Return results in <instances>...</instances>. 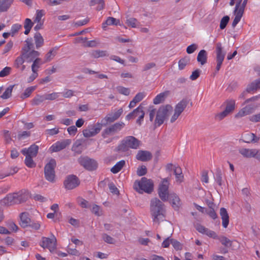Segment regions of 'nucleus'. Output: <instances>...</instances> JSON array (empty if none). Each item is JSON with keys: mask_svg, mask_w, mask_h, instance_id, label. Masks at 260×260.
<instances>
[{"mask_svg": "<svg viewBox=\"0 0 260 260\" xmlns=\"http://www.w3.org/2000/svg\"><path fill=\"white\" fill-rule=\"evenodd\" d=\"M150 212L153 221L159 223L165 218L164 204L157 198L152 199L150 202Z\"/></svg>", "mask_w": 260, "mask_h": 260, "instance_id": "obj_1", "label": "nucleus"}, {"mask_svg": "<svg viewBox=\"0 0 260 260\" xmlns=\"http://www.w3.org/2000/svg\"><path fill=\"white\" fill-rule=\"evenodd\" d=\"M248 0H231L230 5H235L234 10L235 18L232 22L233 27H235L242 17Z\"/></svg>", "mask_w": 260, "mask_h": 260, "instance_id": "obj_2", "label": "nucleus"}, {"mask_svg": "<svg viewBox=\"0 0 260 260\" xmlns=\"http://www.w3.org/2000/svg\"><path fill=\"white\" fill-rule=\"evenodd\" d=\"M154 184L152 180L142 177L139 181H136L134 184L135 189L140 193L144 192L150 193L153 190Z\"/></svg>", "mask_w": 260, "mask_h": 260, "instance_id": "obj_3", "label": "nucleus"}, {"mask_svg": "<svg viewBox=\"0 0 260 260\" xmlns=\"http://www.w3.org/2000/svg\"><path fill=\"white\" fill-rule=\"evenodd\" d=\"M172 110V107L170 105H167L158 109L155 120L156 126H159L164 123L165 118L168 116L170 111Z\"/></svg>", "mask_w": 260, "mask_h": 260, "instance_id": "obj_4", "label": "nucleus"}, {"mask_svg": "<svg viewBox=\"0 0 260 260\" xmlns=\"http://www.w3.org/2000/svg\"><path fill=\"white\" fill-rule=\"evenodd\" d=\"M56 161L54 159H51L44 168L45 177L48 181L53 182L55 181V171Z\"/></svg>", "mask_w": 260, "mask_h": 260, "instance_id": "obj_5", "label": "nucleus"}, {"mask_svg": "<svg viewBox=\"0 0 260 260\" xmlns=\"http://www.w3.org/2000/svg\"><path fill=\"white\" fill-rule=\"evenodd\" d=\"M170 181L169 178H164L159 185L158 193L161 200L166 202L169 199V187Z\"/></svg>", "mask_w": 260, "mask_h": 260, "instance_id": "obj_6", "label": "nucleus"}, {"mask_svg": "<svg viewBox=\"0 0 260 260\" xmlns=\"http://www.w3.org/2000/svg\"><path fill=\"white\" fill-rule=\"evenodd\" d=\"M144 108L143 104H141L136 109L133 110V112L127 115L125 117V119L127 120H129L131 119L138 117V118L137 120V123L139 125H141L143 121V119L145 116Z\"/></svg>", "mask_w": 260, "mask_h": 260, "instance_id": "obj_7", "label": "nucleus"}, {"mask_svg": "<svg viewBox=\"0 0 260 260\" xmlns=\"http://www.w3.org/2000/svg\"><path fill=\"white\" fill-rule=\"evenodd\" d=\"M187 104L188 102L187 100L183 99L175 105L173 114L172 115L170 119V122L171 123L174 122L178 118L181 114L186 108Z\"/></svg>", "mask_w": 260, "mask_h": 260, "instance_id": "obj_8", "label": "nucleus"}, {"mask_svg": "<svg viewBox=\"0 0 260 260\" xmlns=\"http://www.w3.org/2000/svg\"><path fill=\"white\" fill-rule=\"evenodd\" d=\"M40 245L43 248H47L49 251L53 252L56 247V239L54 235L50 238L43 237L40 243Z\"/></svg>", "mask_w": 260, "mask_h": 260, "instance_id": "obj_9", "label": "nucleus"}, {"mask_svg": "<svg viewBox=\"0 0 260 260\" xmlns=\"http://www.w3.org/2000/svg\"><path fill=\"white\" fill-rule=\"evenodd\" d=\"M102 127V123L100 122H97L95 124L89 125L83 131V135L85 138L93 137L100 133Z\"/></svg>", "mask_w": 260, "mask_h": 260, "instance_id": "obj_10", "label": "nucleus"}, {"mask_svg": "<svg viewBox=\"0 0 260 260\" xmlns=\"http://www.w3.org/2000/svg\"><path fill=\"white\" fill-rule=\"evenodd\" d=\"M141 144L140 141L133 136H127L122 141L121 146L124 148L138 149Z\"/></svg>", "mask_w": 260, "mask_h": 260, "instance_id": "obj_11", "label": "nucleus"}, {"mask_svg": "<svg viewBox=\"0 0 260 260\" xmlns=\"http://www.w3.org/2000/svg\"><path fill=\"white\" fill-rule=\"evenodd\" d=\"M225 53L222 51L221 43L218 42L216 45V72H218L221 68L225 57Z\"/></svg>", "mask_w": 260, "mask_h": 260, "instance_id": "obj_12", "label": "nucleus"}, {"mask_svg": "<svg viewBox=\"0 0 260 260\" xmlns=\"http://www.w3.org/2000/svg\"><path fill=\"white\" fill-rule=\"evenodd\" d=\"M125 126V124L122 122H116L106 128L102 133V137L106 138L108 136L115 134L122 129Z\"/></svg>", "mask_w": 260, "mask_h": 260, "instance_id": "obj_13", "label": "nucleus"}, {"mask_svg": "<svg viewBox=\"0 0 260 260\" xmlns=\"http://www.w3.org/2000/svg\"><path fill=\"white\" fill-rule=\"evenodd\" d=\"M78 162L86 169L90 171L94 170L97 168L96 162L86 157H80L78 159Z\"/></svg>", "mask_w": 260, "mask_h": 260, "instance_id": "obj_14", "label": "nucleus"}, {"mask_svg": "<svg viewBox=\"0 0 260 260\" xmlns=\"http://www.w3.org/2000/svg\"><path fill=\"white\" fill-rule=\"evenodd\" d=\"M80 184V181L75 175H69L64 181V185L68 189H72Z\"/></svg>", "mask_w": 260, "mask_h": 260, "instance_id": "obj_15", "label": "nucleus"}, {"mask_svg": "<svg viewBox=\"0 0 260 260\" xmlns=\"http://www.w3.org/2000/svg\"><path fill=\"white\" fill-rule=\"evenodd\" d=\"M71 143V141L69 139L64 140L62 141H57L53 144L50 147V151L51 152L59 151L64 149L67 146Z\"/></svg>", "mask_w": 260, "mask_h": 260, "instance_id": "obj_16", "label": "nucleus"}, {"mask_svg": "<svg viewBox=\"0 0 260 260\" xmlns=\"http://www.w3.org/2000/svg\"><path fill=\"white\" fill-rule=\"evenodd\" d=\"M196 229L200 233L207 235L210 238L217 239L218 237L216 233L213 231H211L203 225L198 224L196 225Z\"/></svg>", "mask_w": 260, "mask_h": 260, "instance_id": "obj_17", "label": "nucleus"}, {"mask_svg": "<svg viewBox=\"0 0 260 260\" xmlns=\"http://www.w3.org/2000/svg\"><path fill=\"white\" fill-rule=\"evenodd\" d=\"M256 107L257 106L247 105L239 110L235 117L239 118L249 115L254 111Z\"/></svg>", "mask_w": 260, "mask_h": 260, "instance_id": "obj_18", "label": "nucleus"}, {"mask_svg": "<svg viewBox=\"0 0 260 260\" xmlns=\"http://www.w3.org/2000/svg\"><path fill=\"white\" fill-rule=\"evenodd\" d=\"M169 201L172 207L176 210H179L181 203L179 196L175 193L169 195Z\"/></svg>", "mask_w": 260, "mask_h": 260, "instance_id": "obj_19", "label": "nucleus"}, {"mask_svg": "<svg viewBox=\"0 0 260 260\" xmlns=\"http://www.w3.org/2000/svg\"><path fill=\"white\" fill-rule=\"evenodd\" d=\"M39 150L38 146L33 144L28 148H24L21 151V153L24 155L36 157Z\"/></svg>", "mask_w": 260, "mask_h": 260, "instance_id": "obj_20", "label": "nucleus"}, {"mask_svg": "<svg viewBox=\"0 0 260 260\" xmlns=\"http://www.w3.org/2000/svg\"><path fill=\"white\" fill-rule=\"evenodd\" d=\"M122 112L123 109L120 108L114 113L108 114L105 117L104 120L106 121L107 123L113 122L120 116Z\"/></svg>", "mask_w": 260, "mask_h": 260, "instance_id": "obj_21", "label": "nucleus"}, {"mask_svg": "<svg viewBox=\"0 0 260 260\" xmlns=\"http://www.w3.org/2000/svg\"><path fill=\"white\" fill-rule=\"evenodd\" d=\"M136 158L137 159L142 161H146L150 160L152 158L151 153L145 150H140L138 152Z\"/></svg>", "mask_w": 260, "mask_h": 260, "instance_id": "obj_22", "label": "nucleus"}, {"mask_svg": "<svg viewBox=\"0 0 260 260\" xmlns=\"http://www.w3.org/2000/svg\"><path fill=\"white\" fill-rule=\"evenodd\" d=\"M15 193H10L4 198L1 201L2 204L6 206H11L17 204Z\"/></svg>", "mask_w": 260, "mask_h": 260, "instance_id": "obj_23", "label": "nucleus"}, {"mask_svg": "<svg viewBox=\"0 0 260 260\" xmlns=\"http://www.w3.org/2000/svg\"><path fill=\"white\" fill-rule=\"evenodd\" d=\"M220 215L222 219V225L223 227L226 228L229 223V216L226 210L224 208H220Z\"/></svg>", "mask_w": 260, "mask_h": 260, "instance_id": "obj_24", "label": "nucleus"}, {"mask_svg": "<svg viewBox=\"0 0 260 260\" xmlns=\"http://www.w3.org/2000/svg\"><path fill=\"white\" fill-rule=\"evenodd\" d=\"M256 149H249L242 148L239 149V153L244 157L251 158L255 156Z\"/></svg>", "mask_w": 260, "mask_h": 260, "instance_id": "obj_25", "label": "nucleus"}, {"mask_svg": "<svg viewBox=\"0 0 260 260\" xmlns=\"http://www.w3.org/2000/svg\"><path fill=\"white\" fill-rule=\"evenodd\" d=\"M146 96V94L144 92L138 93L134 98L132 101L129 103L128 107L132 108L136 106V104L141 101Z\"/></svg>", "mask_w": 260, "mask_h": 260, "instance_id": "obj_26", "label": "nucleus"}, {"mask_svg": "<svg viewBox=\"0 0 260 260\" xmlns=\"http://www.w3.org/2000/svg\"><path fill=\"white\" fill-rule=\"evenodd\" d=\"M169 94L170 91L168 90L159 93L154 98L153 101V104L157 105L162 103Z\"/></svg>", "mask_w": 260, "mask_h": 260, "instance_id": "obj_27", "label": "nucleus"}, {"mask_svg": "<svg viewBox=\"0 0 260 260\" xmlns=\"http://www.w3.org/2000/svg\"><path fill=\"white\" fill-rule=\"evenodd\" d=\"M16 202L17 204L25 202L28 198V193L25 191L21 190L18 192H15Z\"/></svg>", "mask_w": 260, "mask_h": 260, "instance_id": "obj_28", "label": "nucleus"}, {"mask_svg": "<svg viewBox=\"0 0 260 260\" xmlns=\"http://www.w3.org/2000/svg\"><path fill=\"white\" fill-rule=\"evenodd\" d=\"M89 6L95 7V9L97 11H100L104 8L105 2L104 0H90Z\"/></svg>", "mask_w": 260, "mask_h": 260, "instance_id": "obj_29", "label": "nucleus"}, {"mask_svg": "<svg viewBox=\"0 0 260 260\" xmlns=\"http://www.w3.org/2000/svg\"><path fill=\"white\" fill-rule=\"evenodd\" d=\"M20 224L23 228L27 226L30 222V219L28 217V214L26 212H23L20 215Z\"/></svg>", "mask_w": 260, "mask_h": 260, "instance_id": "obj_30", "label": "nucleus"}, {"mask_svg": "<svg viewBox=\"0 0 260 260\" xmlns=\"http://www.w3.org/2000/svg\"><path fill=\"white\" fill-rule=\"evenodd\" d=\"M14 0H0V13L7 11Z\"/></svg>", "mask_w": 260, "mask_h": 260, "instance_id": "obj_31", "label": "nucleus"}, {"mask_svg": "<svg viewBox=\"0 0 260 260\" xmlns=\"http://www.w3.org/2000/svg\"><path fill=\"white\" fill-rule=\"evenodd\" d=\"M243 138L244 142L248 143L251 142H257L259 140V138L254 134L250 133L243 135Z\"/></svg>", "mask_w": 260, "mask_h": 260, "instance_id": "obj_32", "label": "nucleus"}, {"mask_svg": "<svg viewBox=\"0 0 260 260\" xmlns=\"http://www.w3.org/2000/svg\"><path fill=\"white\" fill-rule=\"evenodd\" d=\"M174 173L175 175L176 181L177 183H180L183 181L184 176L180 167L177 166L174 168Z\"/></svg>", "mask_w": 260, "mask_h": 260, "instance_id": "obj_33", "label": "nucleus"}, {"mask_svg": "<svg viewBox=\"0 0 260 260\" xmlns=\"http://www.w3.org/2000/svg\"><path fill=\"white\" fill-rule=\"evenodd\" d=\"M207 53L205 50H201L198 53L197 56V61L201 63V65H204L207 62Z\"/></svg>", "mask_w": 260, "mask_h": 260, "instance_id": "obj_34", "label": "nucleus"}, {"mask_svg": "<svg viewBox=\"0 0 260 260\" xmlns=\"http://www.w3.org/2000/svg\"><path fill=\"white\" fill-rule=\"evenodd\" d=\"M45 101H46L45 94H37L31 100V103L33 106H38Z\"/></svg>", "mask_w": 260, "mask_h": 260, "instance_id": "obj_35", "label": "nucleus"}, {"mask_svg": "<svg viewBox=\"0 0 260 260\" xmlns=\"http://www.w3.org/2000/svg\"><path fill=\"white\" fill-rule=\"evenodd\" d=\"M125 164V162L124 160H121L117 162L111 169V171L113 174H116L118 173Z\"/></svg>", "mask_w": 260, "mask_h": 260, "instance_id": "obj_36", "label": "nucleus"}, {"mask_svg": "<svg viewBox=\"0 0 260 260\" xmlns=\"http://www.w3.org/2000/svg\"><path fill=\"white\" fill-rule=\"evenodd\" d=\"M258 89H260V80H255L249 84L247 86L246 90L248 92H252Z\"/></svg>", "mask_w": 260, "mask_h": 260, "instance_id": "obj_37", "label": "nucleus"}, {"mask_svg": "<svg viewBox=\"0 0 260 260\" xmlns=\"http://www.w3.org/2000/svg\"><path fill=\"white\" fill-rule=\"evenodd\" d=\"M125 24L132 28H136L138 26L139 22L137 19L133 17H127Z\"/></svg>", "mask_w": 260, "mask_h": 260, "instance_id": "obj_38", "label": "nucleus"}, {"mask_svg": "<svg viewBox=\"0 0 260 260\" xmlns=\"http://www.w3.org/2000/svg\"><path fill=\"white\" fill-rule=\"evenodd\" d=\"M119 22V21L118 20H117L116 19L113 17H109L107 19L105 22L103 23L102 27L103 29H105L108 25H117Z\"/></svg>", "mask_w": 260, "mask_h": 260, "instance_id": "obj_39", "label": "nucleus"}, {"mask_svg": "<svg viewBox=\"0 0 260 260\" xmlns=\"http://www.w3.org/2000/svg\"><path fill=\"white\" fill-rule=\"evenodd\" d=\"M34 39L37 48H39L43 46L44 44V39L40 33H36Z\"/></svg>", "mask_w": 260, "mask_h": 260, "instance_id": "obj_40", "label": "nucleus"}, {"mask_svg": "<svg viewBox=\"0 0 260 260\" xmlns=\"http://www.w3.org/2000/svg\"><path fill=\"white\" fill-rule=\"evenodd\" d=\"M33 25L34 23L31 21L30 19H25L24 23V28H25L24 33L25 35H28L29 34Z\"/></svg>", "mask_w": 260, "mask_h": 260, "instance_id": "obj_41", "label": "nucleus"}, {"mask_svg": "<svg viewBox=\"0 0 260 260\" xmlns=\"http://www.w3.org/2000/svg\"><path fill=\"white\" fill-rule=\"evenodd\" d=\"M36 89V86H30L27 88L24 91L23 93H22L20 95V98L22 100H24L26 98H27L30 96L32 92Z\"/></svg>", "mask_w": 260, "mask_h": 260, "instance_id": "obj_42", "label": "nucleus"}, {"mask_svg": "<svg viewBox=\"0 0 260 260\" xmlns=\"http://www.w3.org/2000/svg\"><path fill=\"white\" fill-rule=\"evenodd\" d=\"M226 103L225 110L230 113L235 108V101L234 100H229L226 101Z\"/></svg>", "mask_w": 260, "mask_h": 260, "instance_id": "obj_43", "label": "nucleus"}, {"mask_svg": "<svg viewBox=\"0 0 260 260\" xmlns=\"http://www.w3.org/2000/svg\"><path fill=\"white\" fill-rule=\"evenodd\" d=\"M106 55H107V52L106 51L95 50L91 53V56L94 58L104 57Z\"/></svg>", "mask_w": 260, "mask_h": 260, "instance_id": "obj_44", "label": "nucleus"}, {"mask_svg": "<svg viewBox=\"0 0 260 260\" xmlns=\"http://www.w3.org/2000/svg\"><path fill=\"white\" fill-rule=\"evenodd\" d=\"M13 86H9L3 93V94L1 96V98L3 99H8L12 95V92L13 90Z\"/></svg>", "mask_w": 260, "mask_h": 260, "instance_id": "obj_45", "label": "nucleus"}, {"mask_svg": "<svg viewBox=\"0 0 260 260\" xmlns=\"http://www.w3.org/2000/svg\"><path fill=\"white\" fill-rule=\"evenodd\" d=\"M25 156V165L30 168H34L36 166V164L32 160V156Z\"/></svg>", "mask_w": 260, "mask_h": 260, "instance_id": "obj_46", "label": "nucleus"}, {"mask_svg": "<svg viewBox=\"0 0 260 260\" xmlns=\"http://www.w3.org/2000/svg\"><path fill=\"white\" fill-rule=\"evenodd\" d=\"M56 54V50L54 48L51 49L45 56V62L50 61Z\"/></svg>", "mask_w": 260, "mask_h": 260, "instance_id": "obj_47", "label": "nucleus"}, {"mask_svg": "<svg viewBox=\"0 0 260 260\" xmlns=\"http://www.w3.org/2000/svg\"><path fill=\"white\" fill-rule=\"evenodd\" d=\"M43 64V62L41 61V58H36L33 62L32 64L31 65V70H37L40 67V66Z\"/></svg>", "mask_w": 260, "mask_h": 260, "instance_id": "obj_48", "label": "nucleus"}, {"mask_svg": "<svg viewBox=\"0 0 260 260\" xmlns=\"http://www.w3.org/2000/svg\"><path fill=\"white\" fill-rule=\"evenodd\" d=\"M59 92H52L45 94L46 100L53 101L57 99L59 96Z\"/></svg>", "mask_w": 260, "mask_h": 260, "instance_id": "obj_49", "label": "nucleus"}, {"mask_svg": "<svg viewBox=\"0 0 260 260\" xmlns=\"http://www.w3.org/2000/svg\"><path fill=\"white\" fill-rule=\"evenodd\" d=\"M221 244L225 246H231L232 245V241L225 236H221L218 238Z\"/></svg>", "mask_w": 260, "mask_h": 260, "instance_id": "obj_50", "label": "nucleus"}, {"mask_svg": "<svg viewBox=\"0 0 260 260\" xmlns=\"http://www.w3.org/2000/svg\"><path fill=\"white\" fill-rule=\"evenodd\" d=\"M21 27V25L18 23L12 25L10 30L11 35L14 36L19 30Z\"/></svg>", "mask_w": 260, "mask_h": 260, "instance_id": "obj_51", "label": "nucleus"}, {"mask_svg": "<svg viewBox=\"0 0 260 260\" xmlns=\"http://www.w3.org/2000/svg\"><path fill=\"white\" fill-rule=\"evenodd\" d=\"M189 61V59L187 58H183L179 60L178 62V68L180 70H182L185 68Z\"/></svg>", "mask_w": 260, "mask_h": 260, "instance_id": "obj_52", "label": "nucleus"}, {"mask_svg": "<svg viewBox=\"0 0 260 260\" xmlns=\"http://www.w3.org/2000/svg\"><path fill=\"white\" fill-rule=\"evenodd\" d=\"M117 90L119 93L125 95H128L130 93L129 89L123 86H118L117 87Z\"/></svg>", "mask_w": 260, "mask_h": 260, "instance_id": "obj_53", "label": "nucleus"}, {"mask_svg": "<svg viewBox=\"0 0 260 260\" xmlns=\"http://www.w3.org/2000/svg\"><path fill=\"white\" fill-rule=\"evenodd\" d=\"M24 62V59L23 57L22 56H18L15 59V61L14 62V66L16 68L19 69V68H20V66L23 64Z\"/></svg>", "mask_w": 260, "mask_h": 260, "instance_id": "obj_54", "label": "nucleus"}, {"mask_svg": "<svg viewBox=\"0 0 260 260\" xmlns=\"http://www.w3.org/2000/svg\"><path fill=\"white\" fill-rule=\"evenodd\" d=\"M230 20V18L228 16H224L220 20V28L221 29H224L227 24L228 23Z\"/></svg>", "mask_w": 260, "mask_h": 260, "instance_id": "obj_55", "label": "nucleus"}, {"mask_svg": "<svg viewBox=\"0 0 260 260\" xmlns=\"http://www.w3.org/2000/svg\"><path fill=\"white\" fill-rule=\"evenodd\" d=\"M44 11L43 10H37L36 13V16L34 20L35 22H41V18L44 15Z\"/></svg>", "mask_w": 260, "mask_h": 260, "instance_id": "obj_56", "label": "nucleus"}, {"mask_svg": "<svg viewBox=\"0 0 260 260\" xmlns=\"http://www.w3.org/2000/svg\"><path fill=\"white\" fill-rule=\"evenodd\" d=\"M11 68L9 67H6L4 68L1 72H0V77H4L10 74L11 71Z\"/></svg>", "mask_w": 260, "mask_h": 260, "instance_id": "obj_57", "label": "nucleus"}, {"mask_svg": "<svg viewBox=\"0 0 260 260\" xmlns=\"http://www.w3.org/2000/svg\"><path fill=\"white\" fill-rule=\"evenodd\" d=\"M137 175L139 176H142L147 173L146 167L144 166H142L139 167L137 171Z\"/></svg>", "mask_w": 260, "mask_h": 260, "instance_id": "obj_58", "label": "nucleus"}, {"mask_svg": "<svg viewBox=\"0 0 260 260\" xmlns=\"http://www.w3.org/2000/svg\"><path fill=\"white\" fill-rule=\"evenodd\" d=\"M3 136L7 143H9L11 141V133L8 130H4Z\"/></svg>", "mask_w": 260, "mask_h": 260, "instance_id": "obj_59", "label": "nucleus"}, {"mask_svg": "<svg viewBox=\"0 0 260 260\" xmlns=\"http://www.w3.org/2000/svg\"><path fill=\"white\" fill-rule=\"evenodd\" d=\"M201 179L203 183H208L209 182V177L207 171L202 172Z\"/></svg>", "mask_w": 260, "mask_h": 260, "instance_id": "obj_60", "label": "nucleus"}, {"mask_svg": "<svg viewBox=\"0 0 260 260\" xmlns=\"http://www.w3.org/2000/svg\"><path fill=\"white\" fill-rule=\"evenodd\" d=\"M102 238L105 242L109 243V244H113L114 243V239L111 236L104 234L102 236Z\"/></svg>", "mask_w": 260, "mask_h": 260, "instance_id": "obj_61", "label": "nucleus"}, {"mask_svg": "<svg viewBox=\"0 0 260 260\" xmlns=\"http://www.w3.org/2000/svg\"><path fill=\"white\" fill-rule=\"evenodd\" d=\"M69 134L71 136H75L77 132V128L76 126L72 125L67 129Z\"/></svg>", "mask_w": 260, "mask_h": 260, "instance_id": "obj_62", "label": "nucleus"}, {"mask_svg": "<svg viewBox=\"0 0 260 260\" xmlns=\"http://www.w3.org/2000/svg\"><path fill=\"white\" fill-rule=\"evenodd\" d=\"M197 48V46L194 44H192L187 47L186 52L188 54H191L194 52Z\"/></svg>", "mask_w": 260, "mask_h": 260, "instance_id": "obj_63", "label": "nucleus"}, {"mask_svg": "<svg viewBox=\"0 0 260 260\" xmlns=\"http://www.w3.org/2000/svg\"><path fill=\"white\" fill-rule=\"evenodd\" d=\"M249 120L253 122H260V113L250 116Z\"/></svg>", "mask_w": 260, "mask_h": 260, "instance_id": "obj_64", "label": "nucleus"}]
</instances>
